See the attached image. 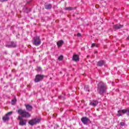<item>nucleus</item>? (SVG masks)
Segmentation results:
<instances>
[{
    "label": "nucleus",
    "mask_w": 129,
    "mask_h": 129,
    "mask_svg": "<svg viewBox=\"0 0 129 129\" xmlns=\"http://www.w3.org/2000/svg\"><path fill=\"white\" fill-rule=\"evenodd\" d=\"M17 112L21 116H19L18 117V119L20 120L19 121V125L24 126L26 125L27 123V120L24 119L22 118V117H30L31 115L30 113L25 110H23L22 109H20L17 111Z\"/></svg>",
    "instance_id": "1"
},
{
    "label": "nucleus",
    "mask_w": 129,
    "mask_h": 129,
    "mask_svg": "<svg viewBox=\"0 0 129 129\" xmlns=\"http://www.w3.org/2000/svg\"><path fill=\"white\" fill-rule=\"evenodd\" d=\"M106 91V85L102 82H100L98 84V92L100 94H103Z\"/></svg>",
    "instance_id": "2"
},
{
    "label": "nucleus",
    "mask_w": 129,
    "mask_h": 129,
    "mask_svg": "<svg viewBox=\"0 0 129 129\" xmlns=\"http://www.w3.org/2000/svg\"><path fill=\"white\" fill-rule=\"evenodd\" d=\"M32 42L35 46H39V45H41V39H40V36L34 37Z\"/></svg>",
    "instance_id": "3"
},
{
    "label": "nucleus",
    "mask_w": 129,
    "mask_h": 129,
    "mask_svg": "<svg viewBox=\"0 0 129 129\" xmlns=\"http://www.w3.org/2000/svg\"><path fill=\"white\" fill-rule=\"evenodd\" d=\"M124 114V113H126L127 115L129 116V107L126 109H122V110H119L118 111V114H117V116H121L122 114Z\"/></svg>",
    "instance_id": "4"
},
{
    "label": "nucleus",
    "mask_w": 129,
    "mask_h": 129,
    "mask_svg": "<svg viewBox=\"0 0 129 129\" xmlns=\"http://www.w3.org/2000/svg\"><path fill=\"white\" fill-rule=\"evenodd\" d=\"M41 121V120L39 118H34L30 120L28 123L30 125H34V124H37V123H39Z\"/></svg>",
    "instance_id": "5"
},
{
    "label": "nucleus",
    "mask_w": 129,
    "mask_h": 129,
    "mask_svg": "<svg viewBox=\"0 0 129 129\" xmlns=\"http://www.w3.org/2000/svg\"><path fill=\"white\" fill-rule=\"evenodd\" d=\"M43 78H44V76H43L42 75H37L35 77L34 81L36 83L40 82V81H41V80H43Z\"/></svg>",
    "instance_id": "6"
},
{
    "label": "nucleus",
    "mask_w": 129,
    "mask_h": 129,
    "mask_svg": "<svg viewBox=\"0 0 129 129\" xmlns=\"http://www.w3.org/2000/svg\"><path fill=\"white\" fill-rule=\"evenodd\" d=\"M89 104L92 106L95 107L96 105H97V104H98V101H97V100H90Z\"/></svg>",
    "instance_id": "7"
},
{
    "label": "nucleus",
    "mask_w": 129,
    "mask_h": 129,
    "mask_svg": "<svg viewBox=\"0 0 129 129\" xmlns=\"http://www.w3.org/2000/svg\"><path fill=\"white\" fill-rule=\"evenodd\" d=\"M12 113H13L12 112H8L7 114H6L5 116L3 117V120L4 121H8V120H9V119H10V115H11V114H12Z\"/></svg>",
    "instance_id": "8"
},
{
    "label": "nucleus",
    "mask_w": 129,
    "mask_h": 129,
    "mask_svg": "<svg viewBox=\"0 0 129 129\" xmlns=\"http://www.w3.org/2000/svg\"><path fill=\"white\" fill-rule=\"evenodd\" d=\"M81 120L84 124H87V122H88V120H89V119L86 117H84L81 118Z\"/></svg>",
    "instance_id": "9"
},
{
    "label": "nucleus",
    "mask_w": 129,
    "mask_h": 129,
    "mask_svg": "<svg viewBox=\"0 0 129 129\" xmlns=\"http://www.w3.org/2000/svg\"><path fill=\"white\" fill-rule=\"evenodd\" d=\"M73 60L75 61V62H77V61H79V55L77 54H74L73 56Z\"/></svg>",
    "instance_id": "10"
},
{
    "label": "nucleus",
    "mask_w": 129,
    "mask_h": 129,
    "mask_svg": "<svg viewBox=\"0 0 129 129\" xmlns=\"http://www.w3.org/2000/svg\"><path fill=\"white\" fill-rule=\"evenodd\" d=\"M16 46V43L14 42H11V44L10 45H6V47L8 48H15Z\"/></svg>",
    "instance_id": "11"
},
{
    "label": "nucleus",
    "mask_w": 129,
    "mask_h": 129,
    "mask_svg": "<svg viewBox=\"0 0 129 129\" xmlns=\"http://www.w3.org/2000/svg\"><path fill=\"white\" fill-rule=\"evenodd\" d=\"M25 105L26 106V110H28V111H31L32 109H33L32 105L30 104H25Z\"/></svg>",
    "instance_id": "12"
},
{
    "label": "nucleus",
    "mask_w": 129,
    "mask_h": 129,
    "mask_svg": "<svg viewBox=\"0 0 129 129\" xmlns=\"http://www.w3.org/2000/svg\"><path fill=\"white\" fill-rule=\"evenodd\" d=\"M123 26L120 25H115L113 26V29H115V30H118L119 29H121L122 28Z\"/></svg>",
    "instance_id": "13"
},
{
    "label": "nucleus",
    "mask_w": 129,
    "mask_h": 129,
    "mask_svg": "<svg viewBox=\"0 0 129 129\" xmlns=\"http://www.w3.org/2000/svg\"><path fill=\"white\" fill-rule=\"evenodd\" d=\"M105 62L103 60H100L98 62L97 65V66H99V67H101V66H103V64H104Z\"/></svg>",
    "instance_id": "14"
},
{
    "label": "nucleus",
    "mask_w": 129,
    "mask_h": 129,
    "mask_svg": "<svg viewBox=\"0 0 129 129\" xmlns=\"http://www.w3.org/2000/svg\"><path fill=\"white\" fill-rule=\"evenodd\" d=\"M45 8L46 9V10H50V9L52 8V5L46 4L45 5Z\"/></svg>",
    "instance_id": "15"
},
{
    "label": "nucleus",
    "mask_w": 129,
    "mask_h": 129,
    "mask_svg": "<svg viewBox=\"0 0 129 129\" xmlns=\"http://www.w3.org/2000/svg\"><path fill=\"white\" fill-rule=\"evenodd\" d=\"M63 43H64V42H63V40H60L57 42V45L58 47H61V46L63 45Z\"/></svg>",
    "instance_id": "16"
},
{
    "label": "nucleus",
    "mask_w": 129,
    "mask_h": 129,
    "mask_svg": "<svg viewBox=\"0 0 129 129\" xmlns=\"http://www.w3.org/2000/svg\"><path fill=\"white\" fill-rule=\"evenodd\" d=\"M16 102H17V99L16 98H14V99L12 100L11 104L12 105H15L16 104Z\"/></svg>",
    "instance_id": "17"
},
{
    "label": "nucleus",
    "mask_w": 129,
    "mask_h": 129,
    "mask_svg": "<svg viewBox=\"0 0 129 129\" xmlns=\"http://www.w3.org/2000/svg\"><path fill=\"white\" fill-rule=\"evenodd\" d=\"M64 9L66 11H72V10H73V8H72V7H66V8H64Z\"/></svg>",
    "instance_id": "18"
},
{
    "label": "nucleus",
    "mask_w": 129,
    "mask_h": 129,
    "mask_svg": "<svg viewBox=\"0 0 129 129\" xmlns=\"http://www.w3.org/2000/svg\"><path fill=\"white\" fill-rule=\"evenodd\" d=\"M93 47H96L97 48H98V44H96L95 43H93L92 44L91 47L93 48Z\"/></svg>",
    "instance_id": "19"
},
{
    "label": "nucleus",
    "mask_w": 129,
    "mask_h": 129,
    "mask_svg": "<svg viewBox=\"0 0 129 129\" xmlns=\"http://www.w3.org/2000/svg\"><path fill=\"white\" fill-rule=\"evenodd\" d=\"M84 89L86 91H89V87H88V86H85Z\"/></svg>",
    "instance_id": "20"
},
{
    "label": "nucleus",
    "mask_w": 129,
    "mask_h": 129,
    "mask_svg": "<svg viewBox=\"0 0 129 129\" xmlns=\"http://www.w3.org/2000/svg\"><path fill=\"white\" fill-rule=\"evenodd\" d=\"M58 98L59 99H62V100H64V99H65V96H59L58 97Z\"/></svg>",
    "instance_id": "21"
},
{
    "label": "nucleus",
    "mask_w": 129,
    "mask_h": 129,
    "mask_svg": "<svg viewBox=\"0 0 129 129\" xmlns=\"http://www.w3.org/2000/svg\"><path fill=\"white\" fill-rule=\"evenodd\" d=\"M63 59V55H60L58 57V60L59 61H61V60H62Z\"/></svg>",
    "instance_id": "22"
},
{
    "label": "nucleus",
    "mask_w": 129,
    "mask_h": 129,
    "mask_svg": "<svg viewBox=\"0 0 129 129\" xmlns=\"http://www.w3.org/2000/svg\"><path fill=\"white\" fill-rule=\"evenodd\" d=\"M37 71H38L39 72H40V71H41L42 70V69H41L40 67H37Z\"/></svg>",
    "instance_id": "23"
},
{
    "label": "nucleus",
    "mask_w": 129,
    "mask_h": 129,
    "mask_svg": "<svg viewBox=\"0 0 129 129\" xmlns=\"http://www.w3.org/2000/svg\"><path fill=\"white\" fill-rule=\"evenodd\" d=\"M120 125H121L122 126H123L124 125V122H121L120 123Z\"/></svg>",
    "instance_id": "24"
},
{
    "label": "nucleus",
    "mask_w": 129,
    "mask_h": 129,
    "mask_svg": "<svg viewBox=\"0 0 129 129\" xmlns=\"http://www.w3.org/2000/svg\"><path fill=\"white\" fill-rule=\"evenodd\" d=\"M26 10H27V11H26V13H29V12H31L30 9H29L28 8H26Z\"/></svg>",
    "instance_id": "25"
},
{
    "label": "nucleus",
    "mask_w": 129,
    "mask_h": 129,
    "mask_svg": "<svg viewBox=\"0 0 129 129\" xmlns=\"http://www.w3.org/2000/svg\"><path fill=\"white\" fill-rule=\"evenodd\" d=\"M77 36H78V37H81V34L78 33Z\"/></svg>",
    "instance_id": "26"
},
{
    "label": "nucleus",
    "mask_w": 129,
    "mask_h": 129,
    "mask_svg": "<svg viewBox=\"0 0 129 129\" xmlns=\"http://www.w3.org/2000/svg\"><path fill=\"white\" fill-rule=\"evenodd\" d=\"M8 0H0V2H7Z\"/></svg>",
    "instance_id": "27"
},
{
    "label": "nucleus",
    "mask_w": 129,
    "mask_h": 129,
    "mask_svg": "<svg viewBox=\"0 0 129 129\" xmlns=\"http://www.w3.org/2000/svg\"><path fill=\"white\" fill-rule=\"evenodd\" d=\"M127 40H129V36L127 37Z\"/></svg>",
    "instance_id": "28"
},
{
    "label": "nucleus",
    "mask_w": 129,
    "mask_h": 129,
    "mask_svg": "<svg viewBox=\"0 0 129 129\" xmlns=\"http://www.w3.org/2000/svg\"><path fill=\"white\" fill-rule=\"evenodd\" d=\"M28 4H30V2H28Z\"/></svg>",
    "instance_id": "29"
}]
</instances>
